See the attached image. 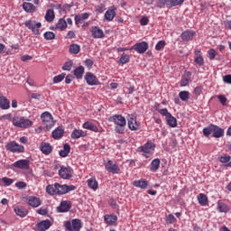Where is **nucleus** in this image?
Returning a JSON list of instances; mask_svg holds the SVG:
<instances>
[{
  "instance_id": "obj_49",
  "label": "nucleus",
  "mask_w": 231,
  "mask_h": 231,
  "mask_svg": "<svg viewBox=\"0 0 231 231\" xmlns=\"http://www.w3.org/2000/svg\"><path fill=\"white\" fill-rule=\"evenodd\" d=\"M43 37L46 41H53V39H55V34L53 33V32H46L43 34Z\"/></svg>"
},
{
  "instance_id": "obj_45",
  "label": "nucleus",
  "mask_w": 231,
  "mask_h": 231,
  "mask_svg": "<svg viewBox=\"0 0 231 231\" xmlns=\"http://www.w3.org/2000/svg\"><path fill=\"white\" fill-rule=\"evenodd\" d=\"M66 79V73H61L53 78V84H59V82H62Z\"/></svg>"
},
{
  "instance_id": "obj_47",
  "label": "nucleus",
  "mask_w": 231,
  "mask_h": 231,
  "mask_svg": "<svg viewBox=\"0 0 231 231\" xmlns=\"http://www.w3.org/2000/svg\"><path fill=\"white\" fill-rule=\"evenodd\" d=\"M129 60H131L130 56L128 54L123 53L119 60V62L121 64H127V62H129Z\"/></svg>"
},
{
  "instance_id": "obj_4",
  "label": "nucleus",
  "mask_w": 231,
  "mask_h": 231,
  "mask_svg": "<svg viewBox=\"0 0 231 231\" xmlns=\"http://www.w3.org/2000/svg\"><path fill=\"white\" fill-rule=\"evenodd\" d=\"M154 147H156V145L153 144L152 142L149 141L143 146H139L137 148V152H143V156H144V158H150L151 156L149 154L154 151Z\"/></svg>"
},
{
  "instance_id": "obj_21",
  "label": "nucleus",
  "mask_w": 231,
  "mask_h": 231,
  "mask_svg": "<svg viewBox=\"0 0 231 231\" xmlns=\"http://www.w3.org/2000/svg\"><path fill=\"white\" fill-rule=\"evenodd\" d=\"M195 63L198 66H205V59H203V56L201 55V51L199 50H195Z\"/></svg>"
},
{
  "instance_id": "obj_61",
  "label": "nucleus",
  "mask_w": 231,
  "mask_h": 231,
  "mask_svg": "<svg viewBox=\"0 0 231 231\" xmlns=\"http://www.w3.org/2000/svg\"><path fill=\"white\" fill-rule=\"evenodd\" d=\"M223 80L226 84H231V75H226L223 78Z\"/></svg>"
},
{
  "instance_id": "obj_44",
  "label": "nucleus",
  "mask_w": 231,
  "mask_h": 231,
  "mask_svg": "<svg viewBox=\"0 0 231 231\" xmlns=\"http://www.w3.org/2000/svg\"><path fill=\"white\" fill-rule=\"evenodd\" d=\"M74 75L76 79H82V75H84V67L79 66L74 70Z\"/></svg>"
},
{
  "instance_id": "obj_42",
  "label": "nucleus",
  "mask_w": 231,
  "mask_h": 231,
  "mask_svg": "<svg viewBox=\"0 0 231 231\" xmlns=\"http://www.w3.org/2000/svg\"><path fill=\"white\" fill-rule=\"evenodd\" d=\"M86 19H89V14L83 13L79 15L75 16V23L76 24H79L81 21H86Z\"/></svg>"
},
{
  "instance_id": "obj_60",
  "label": "nucleus",
  "mask_w": 231,
  "mask_h": 231,
  "mask_svg": "<svg viewBox=\"0 0 231 231\" xmlns=\"http://www.w3.org/2000/svg\"><path fill=\"white\" fill-rule=\"evenodd\" d=\"M15 187L17 189H26V182L24 181H18L15 183Z\"/></svg>"
},
{
  "instance_id": "obj_64",
  "label": "nucleus",
  "mask_w": 231,
  "mask_h": 231,
  "mask_svg": "<svg viewBox=\"0 0 231 231\" xmlns=\"http://www.w3.org/2000/svg\"><path fill=\"white\" fill-rule=\"evenodd\" d=\"M225 28H227V30H231V20H226L224 22Z\"/></svg>"
},
{
  "instance_id": "obj_2",
  "label": "nucleus",
  "mask_w": 231,
  "mask_h": 231,
  "mask_svg": "<svg viewBox=\"0 0 231 231\" xmlns=\"http://www.w3.org/2000/svg\"><path fill=\"white\" fill-rule=\"evenodd\" d=\"M202 133L206 138L212 134L213 138H223L225 136V130L218 125L209 124L207 127L203 128Z\"/></svg>"
},
{
  "instance_id": "obj_55",
  "label": "nucleus",
  "mask_w": 231,
  "mask_h": 231,
  "mask_svg": "<svg viewBox=\"0 0 231 231\" xmlns=\"http://www.w3.org/2000/svg\"><path fill=\"white\" fill-rule=\"evenodd\" d=\"M159 113L160 115H162V116H166V118H168L171 115L167 108L160 109Z\"/></svg>"
},
{
  "instance_id": "obj_17",
  "label": "nucleus",
  "mask_w": 231,
  "mask_h": 231,
  "mask_svg": "<svg viewBox=\"0 0 231 231\" xmlns=\"http://www.w3.org/2000/svg\"><path fill=\"white\" fill-rule=\"evenodd\" d=\"M128 127L131 131H138L140 129V125L136 122V117H134V116H129Z\"/></svg>"
},
{
  "instance_id": "obj_24",
  "label": "nucleus",
  "mask_w": 231,
  "mask_h": 231,
  "mask_svg": "<svg viewBox=\"0 0 231 231\" xmlns=\"http://www.w3.org/2000/svg\"><path fill=\"white\" fill-rule=\"evenodd\" d=\"M190 77H192V73H190V71L184 72V75L180 80L181 88H185V86H189V84H190Z\"/></svg>"
},
{
  "instance_id": "obj_15",
  "label": "nucleus",
  "mask_w": 231,
  "mask_h": 231,
  "mask_svg": "<svg viewBox=\"0 0 231 231\" xmlns=\"http://www.w3.org/2000/svg\"><path fill=\"white\" fill-rule=\"evenodd\" d=\"M85 80L88 86H98V84H100L97 76L91 72L86 73Z\"/></svg>"
},
{
  "instance_id": "obj_14",
  "label": "nucleus",
  "mask_w": 231,
  "mask_h": 231,
  "mask_svg": "<svg viewBox=\"0 0 231 231\" xmlns=\"http://www.w3.org/2000/svg\"><path fill=\"white\" fill-rule=\"evenodd\" d=\"M132 50H134L137 53H145L147 50H149V43L146 42H142L135 43L133 47Z\"/></svg>"
},
{
  "instance_id": "obj_56",
  "label": "nucleus",
  "mask_w": 231,
  "mask_h": 231,
  "mask_svg": "<svg viewBox=\"0 0 231 231\" xmlns=\"http://www.w3.org/2000/svg\"><path fill=\"white\" fill-rule=\"evenodd\" d=\"M164 5H167V6H171V0H160L157 6L158 8H162Z\"/></svg>"
},
{
  "instance_id": "obj_13",
  "label": "nucleus",
  "mask_w": 231,
  "mask_h": 231,
  "mask_svg": "<svg viewBox=\"0 0 231 231\" xmlns=\"http://www.w3.org/2000/svg\"><path fill=\"white\" fill-rule=\"evenodd\" d=\"M90 33L93 39H104L106 37L104 30L100 29L98 26H92L90 28Z\"/></svg>"
},
{
  "instance_id": "obj_59",
  "label": "nucleus",
  "mask_w": 231,
  "mask_h": 231,
  "mask_svg": "<svg viewBox=\"0 0 231 231\" xmlns=\"http://www.w3.org/2000/svg\"><path fill=\"white\" fill-rule=\"evenodd\" d=\"M93 64H95V62L91 59H87L85 60V66H87V68H88L89 69H91V68H93Z\"/></svg>"
},
{
  "instance_id": "obj_12",
  "label": "nucleus",
  "mask_w": 231,
  "mask_h": 231,
  "mask_svg": "<svg viewBox=\"0 0 231 231\" xmlns=\"http://www.w3.org/2000/svg\"><path fill=\"white\" fill-rule=\"evenodd\" d=\"M12 167H14L15 169H21L22 171H28V169H30V161L28 159L16 161L12 164Z\"/></svg>"
},
{
  "instance_id": "obj_6",
  "label": "nucleus",
  "mask_w": 231,
  "mask_h": 231,
  "mask_svg": "<svg viewBox=\"0 0 231 231\" xmlns=\"http://www.w3.org/2000/svg\"><path fill=\"white\" fill-rule=\"evenodd\" d=\"M54 187L56 188V194H58V196L68 194V192H71L77 189L74 185H60L59 182L54 183Z\"/></svg>"
},
{
  "instance_id": "obj_40",
  "label": "nucleus",
  "mask_w": 231,
  "mask_h": 231,
  "mask_svg": "<svg viewBox=\"0 0 231 231\" xmlns=\"http://www.w3.org/2000/svg\"><path fill=\"white\" fill-rule=\"evenodd\" d=\"M70 151H71V147L68 143H65L63 145V149L60 151V156L61 158H66V156L69 154Z\"/></svg>"
},
{
  "instance_id": "obj_37",
  "label": "nucleus",
  "mask_w": 231,
  "mask_h": 231,
  "mask_svg": "<svg viewBox=\"0 0 231 231\" xmlns=\"http://www.w3.org/2000/svg\"><path fill=\"white\" fill-rule=\"evenodd\" d=\"M88 187L92 190H97L98 189V181H97V179L95 178L88 179Z\"/></svg>"
},
{
  "instance_id": "obj_57",
  "label": "nucleus",
  "mask_w": 231,
  "mask_h": 231,
  "mask_svg": "<svg viewBox=\"0 0 231 231\" xmlns=\"http://www.w3.org/2000/svg\"><path fill=\"white\" fill-rule=\"evenodd\" d=\"M140 24L141 26H147L149 24V18L147 16L141 18Z\"/></svg>"
},
{
  "instance_id": "obj_38",
  "label": "nucleus",
  "mask_w": 231,
  "mask_h": 231,
  "mask_svg": "<svg viewBox=\"0 0 231 231\" xmlns=\"http://www.w3.org/2000/svg\"><path fill=\"white\" fill-rule=\"evenodd\" d=\"M166 122L170 127H178V119L172 116V114H171L169 117L166 118Z\"/></svg>"
},
{
  "instance_id": "obj_9",
  "label": "nucleus",
  "mask_w": 231,
  "mask_h": 231,
  "mask_svg": "<svg viewBox=\"0 0 231 231\" xmlns=\"http://www.w3.org/2000/svg\"><path fill=\"white\" fill-rule=\"evenodd\" d=\"M65 228L68 231H80V228H82V221L78 218L67 221L65 223Z\"/></svg>"
},
{
  "instance_id": "obj_25",
  "label": "nucleus",
  "mask_w": 231,
  "mask_h": 231,
  "mask_svg": "<svg viewBox=\"0 0 231 231\" xmlns=\"http://www.w3.org/2000/svg\"><path fill=\"white\" fill-rule=\"evenodd\" d=\"M87 134H88L82 130L74 129L71 133V138L73 140H79V138H84V136H87Z\"/></svg>"
},
{
  "instance_id": "obj_7",
  "label": "nucleus",
  "mask_w": 231,
  "mask_h": 231,
  "mask_svg": "<svg viewBox=\"0 0 231 231\" xmlns=\"http://www.w3.org/2000/svg\"><path fill=\"white\" fill-rule=\"evenodd\" d=\"M6 151H9V152L21 154V152H24V146L19 144L15 141H12L10 143H7L5 145Z\"/></svg>"
},
{
  "instance_id": "obj_36",
  "label": "nucleus",
  "mask_w": 231,
  "mask_h": 231,
  "mask_svg": "<svg viewBox=\"0 0 231 231\" xmlns=\"http://www.w3.org/2000/svg\"><path fill=\"white\" fill-rule=\"evenodd\" d=\"M217 208L220 213L226 214L227 212H230V208L223 202H217Z\"/></svg>"
},
{
  "instance_id": "obj_3",
  "label": "nucleus",
  "mask_w": 231,
  "mask_h": 231,
  "mask_svg": "<svg viewBox=\"0 0 231 231\" xmlns=\"http://www.w3.org/2000/svg\"><path fill=\"white\" fill-rule=\"evenodd\" d=\"M13 125L21 129H28L33 125V122L24 116H14L13 117Z\"/></svg>"
},
{
  "instance_id": "obj_16",
  "label": "nucleus",
  "mask_w": 231,
  "mask_h": 231,
  "mask_svg": "<svg viewBox=\"0 0 231 231\" xmlns=\"http://www.w3.org/2000/svg\"><path fill=\"white\" fill-rule=\"evenodd\" d=\"M195 36L196 32L192 30H186L180 34V38L186 42H189V41H192V39H194Z\"/></svg>"
},
{
  "instance_id": "obj_27",
  "label": "nucleus",
  "mask_w": 231,
  "mask_h": 231,
  "mask_svg": "<svg viewBox=\"0 0 231 231\" xmlns=\"http://www.w3.org/2000/svg\"><path fill=\"white\" fill-rule=\"evenodd\" d=\"M62 136H64V129L62 127H57L52 131V138H54V140H60Z\"/></svg>"
},
{
  "instance_id": "obj_23",
  "label": "nucleus",
  "mask_w": 231,
  "mask_h": 231,
  "mask_svg": "<svg viewBox=\"0 0 231 231\" xmlns=\"http://www.w3.org/2000/svg\"><path fill=\"white\" fill-rule=\"evenodd\" d=\"M28 205L32 207L33 208H37V207H41V199L37 197L31 196L27 199Z\"/></svg>"
},
{
  "instance_id": "obj_50",
  "label": "nucleus",
  "mask_w": 231,
  "mask_h": 231,
  "mask_svg": "<svg viewBox=\"0 0 231 231\" xmlns=\"http://www.w3.org/2000/svg\"><path fill=\"white\" fill-rule=\"evenodd\" d=\"M164 48H165V41H160L155 45V50L157 51H162V50H163Z\"/></svg>"
},
{
  "instance_id": "obj_48",
  "label": "nucleus",
  "mask_w": 231,
  "mask_h": 231,
  "mask_svg": "<svg viewBox=\"0 0 231 231\" xmlns=\"http://www.w3.org/2000/svg\"><path fill=\"white\" fill-rule=\"evenodd\" d=\"M73 67V61L69 60L65 62V64L62 66L63 71H71V68Z\"/></svg>"
},
{
  "instance_id": "obj_52",
  "label": "nucleus",
  "mask_w": 231,
  "mask_h": 231,
  "mask_svg": "<svg viewBox=\"0 0 231 231\" xmlns=\"http://www.w3.org/2000/svg\"><path fill=\"white\" fill-rule=\"evenodd\" d=\"M2 181H3V183H5V185L6 187H10V185H12V183H14V180H12L8 177L2 178Z\"/></svg>"
},
{
  "instance_id": "obj_39",
  "label": "nucleus",
  "mask_w": 231,
  "mask_h": 231,
  "mask_svg": "<svg viewBox=\"0 0 231 231\" xmlns=\"http://www.w3.org/2000/svg\"><path fill=\"white\" fill-rule=\"evenodd\" d=\"M197 199H198L199 205H201V207H205V205H207V203H208V198L207 197V195H205L203 193H199L197 196Z\"/></svg>"
},
{
  "instance_id": "obj_29",
  "label": "nucleus",
  "mask_w": 231,
  "mask_h": 231,
  "mask_svg": "<svg viewBox=\"0 0 231 231\" xmlns=\"http://www.w3.org/2000/svg\"><path fill=\"white\" fill-rule=\"evenodd\" d=\"M14 212L16 216H19L20 217H26V216H28V210L21 206L16 207Z\"/></svg>"
},
{
  "instance_id": "obj_20",
  "label": "nucleus",
  "mask_w": 231,
  "mask_h": 231,
  "mask_svg": "<svg viewBox=\"0 0 231 231\" xmlns=\"http://www.w3.org/2000/svg\"><path fill=\"white\" fill-rule=\"evenodd\" d=\"M50 226H51V221L48 219L42 220L36 225L37 230H40V231H46L50 228Z\"/></svg>"
},
{
  "instance_id": "obj_19",
  "label": "nucleus",
  "mask_w": 231,
  "mask_h": 231,
  "mask_svg": "<svg viewBox=\"0 0 231 231\" xmlns=\"http://www.w3.org/2000/svg\"><path fill=\"white\" fill-rule=\"evenodd\" d=\"M68 28V23L66 19L60 18L58 23L52 27V30H60V32H64Z\"/></svg>"
},
{
  "instance_id": "obj_18",
  "label": "nucleus",
  "mask_w": 231,
  "mask_h": 231,
  "mask_svg": "<svg viewBox=\"0 0 231 231\" xmlns=\"http://www.w3.org/2000/svg\"><path fill=\"white\" fill-rule=\"evenodd\" d=\"M40 150L42 151V154L48 156V154H51L53 152V146L49 143H42L40 145Z\"/></svg>"
},
{
  "instance_id": "obj_51",
  "label": "nucleus",
  "mask_w": 231,
  "mask_h": 231,
  "mask_svg": "<svg viewBox=\"0 0 231 231\" xmlns=\"http://www.w3.org/2000/svg\"><path fill=\"white\" fill-rule=\"evenodd\" d=\"M208 54L209 60H214V59H216V56L217 55V52L216 51V50L210 49L209 51H208Z\"/></svg>"
},
{
  "instance_id": "obj_11",
  "label": "nucleus",
  "mask_w": 231,
  "mask_h": 231,
  "mask_svg": "<svg viewBox=\"0 0 231 231\" xmlns=\"http://www.w3.org/2000/svg\"><path fill=\"white\" fill-rule=\"evenodd\" d=\"M59 176L62 180H70V178H73V170L70 167L61 166L59 170Z\"/></svg>"
},
{
  "instance_id": "obj_46",
  "label": "nucleus",
  "mask_w": 231,
  "mask_h": 231,
  "mask_svg": "<svg viewBox=\"0 0 231 231\" xmlns=\"http://www.w3.org/2000/svg\"><path fill=\"white\" fill-rule=\"evenodd\" d=\"M46 192H47V194H50L51 196H55V194H57V189L52 185H48L46 187Z\"/></svg>"
},
{
  "instance_id": "obj_5",
  "label": "nucleus",
  "mask_w": 231,
  "mask_h": 231,
  "mask_svg": "<svg viewBox=\"0 0 231 231\" xmlns=\"http://www.w3.org/2000/svg\"><path fill=\"white\" fill-rule=\"evenodd\" d=\"M24 26L28 28V30H31L34 35H40V30L42 27V23H41V22L37 23L33 20H26Z\"/></svg>"
},
{
  "instance_id": "obj_22",
  "label": "nucleus",
  "mask_w": 231,
  "mask_h": 231,
  "mask_svg": "<svg viewBox=\"0 0 231 231\" xmlns=\"http://www.w3.org/2000/svg\"><path fill=\"white\" fill-rule=\"evenodd\" d=\"M104 220L106 223V225L113 226V225H115V223H116V221H118V217H116V215H115V214L105 215Z\"/></svg>"
},
{
  "instance_id": "obj_62",
  "label": "nucleus",
  "mask_w": 231,
  "mask_h": 231,
  "mask_svg": "<svg viewBox=\"0 0 231 231\" xmlns=\"http://www.w3.org/2000/svg\"><path fill=\"white\" fill-rule=\"evenodd\" d=\"M174 219L175 217H173V215H169L166 218L167 223H169L170 225L174 223Z\"/></svg>"
},
{
  "instance_id": "obj_33",
  "label": "nucleus",
  "mask_w": 231,
  "mask_h": 231,
  "mask_svg": "<svg viewBox=\"0 0 231 231\" xmlns=\"http://www.w3.org/2000/svg\"><path fill=\"white\" fill-rule=\"evenodd\" d=\"M115 17H116V9H108L105 13V19L106 21H113V19H115Z\"/></svg>"
},
{
  "instance_id": "obj_54",
  "label": "nucleus",
  "mask_w": 231,
  "mask_h": 231,
  "mask_svg": "<svg viewBox=\"0 0 231 231\" xmlns=\"http://www.w3.org/2000/svg\"><path fill=\"white\" fill-rule=\"evenodd\" d=\"M185 0H170V6H178L183 5Z\"/></svg>"
},
{
  "instance_id": "obj_34",
  "label": "nucleus",
  "mask_w": 231,
  "mask_h": 231,
  "mask_svg": "<svg viewBox=\"0 0 231 231\" xmlns=\"http://www.w3.org/2000/svg\"><path fill=\"white\" fill-rule=\"evenodd\" d=\"M133 185L137 189H147V187H149V182L143 180H134L133 182Z\"/></svg>"
},
{
  "instance_id": "obj_26",
  "label": "nucleus",
  "mask_w": 231,
  "mask_h": 231,
  "mask_svg": "<svg viewBox=\"0 0 231 231\" xmlns=\"http://www.w3.org/2000/svg\"><path fill=\"white\" fill-rule=\"evenodd\" d=\"M71 204L68 201H61L60 205L57 208L58 212H69Z\"/></svg>"
},
{
  "instance_id": "obj_32",
  "label": "nucleus",
  "mask_w": 231,
  "mask_h": 231,
  "mask_svg": "<svg viewBox=\"0 0 231 231\" xmlns=\"http://www.w3.org/2000/svg\"><path fill=\"white\" fill-rule=\"evenodd\" d=\"M44 19L47 21V23H53L55 20V12L52 9H48L46 11Z\"/></svg>"
},
{
  "instance_id": "obj_10",
  "label": "nucleus",
  "mask_w": 231,
  "mask_h": 231,
  "mask_svg": "<svg viewBox=\"0 0 231 231\" xmlns=\"http://www.w3.org/2000/svg\"><path fill=\"white\" fill-rule=\"evenodd\" d=\"M106 171H109L111 174H120V167L116 162L108 160L106 163H105Z\"/></svg>"
},
{
  "instance_id": "obj_8",
  "label": "nucleus",
  "mask_w": 231,
  "mask_h": 231,
  "mask_svg": "<svg viewBox=\"0 0 231 231\" xmlns=\"http://www.w3.org/2000/svg\"><path fill=\"white\" fill-rule=\"evenodd\" d=\"M41 118L47 131H50V129H51V127L55 125V121H53V116H51L50 112L42 113Z\"/></svg>"
},
{
  "instance_id": "obj_43",
  "label": "nucleus",
  "mask_w": 231,
  "mask_h": 231,
  "mask_svg": "<svg viewBox=\"0 0 231 231\" xmlns=\"http://www.w3.org/2000/svg\"><path fill=\"white\" fill-rule=\"evenodd\" d=\"M69 52L74 54V55H77L80 52V45L79 44H71L69 46Z\"/></svg>"
},
{
  "instance_id": "obj_28",
  "label": "nucleus",
  "mask_w": 231,
  "mask_h": 231,
  "mask_svg": "<svg viewBox=\"0 0 231 231\" xmlns=\"http://www.w3.org/2000/svg\"><path fill=\"white\" fill-rule=\"evenodd\" d=\"M0 109H10V100L0 94Z\"/></svg>"
},
{
  "instance_id": "obj_1",
  "label": "nucleus",
  "mask_w": 231,
  "mask_h": 231,
  "mask_svg": "<svg viewBox=\"0 0 231 231\" xmlns=\"http://www.w3.org/2000/svg\"><path fill=\"white\" fill-rule=\"evenodd\" d=\"M108 122H112L113 124H115L116 133H117L118 134H124L125 131V125L127 124L125 117L122 116V115H114L108 117Z\"/></svg>"
},
{
  "instance_id": "obj_41",
  "label": "nucleus",
  "mask_w": 231,
  "mask_h": 231,
  "mask_svg": "<svg viewBox=\"0 0 231 231\" xmlns=\"http://www.w3.org/2000/svg\"><path fill=\"white\" fill-rule=\"evenodd\" d=\"M179 97L182 102H187L190 98V92L187 90L180 91L179 93Z\"/></svg>"
},
{
  "instance_id": "obj_53",
  "label": "nucleus",
  "mask_w": 231,
  "mask_h": 231,
  "mask_svg": "<svg viewBox=\"0 0 231 231\" xmlns=\"http://www.w3.org/2000/svg\"><path fill=\"white\" fill-rule=\"evenodd\" d=\"M231 156L227 154H224L223 156L220 157V162L221 163H228L230 162Z\"/></svg>"
},
{
  "instance_id": "obj_35",
  "label": "nucleus",
  "mask_w": 231,
  "mask_h": 231,
  "mask_svg": "<svg viewBox=\"0 0 231 231\" xmlns=\"http://www.w3.org/2000/svg\"><path fill=\"white\" fill-rule=\"evenodd\" d=\"M23 8L27 14H33L35 12V5L32 3L24 2Z\"/></svg>"
},
{
  "instance_id": "obj_63",
  "label": "nucleus",
  "mask_w": 231,
  "mask_h": 231,
  "mask_svg": "<svg viewBox=\"0 0 231 231\" xmlns=\"http://www.w3.org/2000/svg\"><path fill=\"white\" fill-rule=\"evenodd\" d=\"M201 91H202L201 87H196L194 89V93L195 95H197V97H199V95H201Z\"/></svg>"
},
{
  "instance_id": "obj_30",
  "label": "nucleus",
  "mask_w": 231,
  "mask_h": 231,
  "mask_svg": "<svg viewBox=\"0 0 231 231\" xmlns=\"http://www.w3.org/2000/svg\"><path fill=\"white\" fill-rule=\"evenodd\" d=\"M83 128L93 131L94 133H98V126L89 121L83 124Z\"/></svg>"
},
{
  "instance_id": "obj_58",
  "label": "nucleus",
  "mask_w": 231,
  "mask_h": 231,
  "mask_svg": "<svg viewBox=\"0 0 231 231\" xmlns=\"http://www.w3.org/2000/svg\"><path fill=\"white\" fill-rule=\"evenodd\" d=\"M217 98L222 106H226V97L223 95L217 96Z\"/></svg>"
},
{
  "instance_id": "obj_31",
  "label": "nucleus",
  "mask_w": 231,
  "mask_h": 231,
  "mask_svg": "<svg viewBox=\"0 0 231 231\" xmlns=\"http://www.w3.org/2000/svg\"><path fill=\"white\" fill-rule=\"evenodd\" d=\"M160 163H162V161L160 159H154L151 162L150 171L151 172H158V169H160Z\"/></svg>"
}]
</instances>
